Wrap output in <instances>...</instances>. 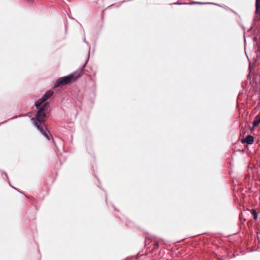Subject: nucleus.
Here are the masks:
<instances>
[{
  "instance_id": "f03ea898",
  "label": "nucleus",
  "mask_w": 260,
  "mask_h": 260,
  "mask_svg": "<svg viewBox=\"0 0 260 260\" xmlns=\"http://www.w3.org/2000/svg\"><path fill=\"white\" fill-rule=\"evenodd\" d=\"M81 75V72H75L68 76L60 78L56 81L54 85V87H57L60 85H67L75 81L80 77Z\"/></svg>"
},
{
  "instance_id": "f257e3e1",
  "label": "nucleus",
  "mask_w": 260,
  "mask_h": 260,
  "mask_svg": "<svg viewBox=\"0 0 260 260\" xmlns=\"http://www.w3.org/2000/svg\"><path fill=\"white\" fill-rule=\"evenodd\" d=\"M38 112L36 116V121L34 122V125L38 128L40 132L48 139L50 137L47 132L44 129L41 125V121L44 120V118L46 117L47 114L49 112V104L45 103L42 106L39 107Z\"/></svg>"
},
{
  "instance_id": "423d86ee",
  "label": "nucleus",
  "mask_w": 260,
  "mask_h": 260,
  "mask_svg": "<svg viewBox=\"0 0 260 260\" xmlns=\"http://www.w3.org/2000/svg\"><path fill=\"white\" fill-rule=\"evenodd\" d=\"M260 123V115L256 116L253 121V125L254 126H257Z\"/></svg>"
},
{
  "instance_id": "7ed1b4c3",
  "label": "nucleus",
  "mask_w": 260,
  "mask_h": 260,
  "mask_svg": "<svg viewBox=\"0 0 260 260\" xmlns=\"http://www.w3.org/2000/svg\"><path fill=\"white\" fill-rule=\"evenodd\" d=\"M53 92L51 90L47 91L42 96V97L38 100L35 103V106L37 109H39V107L44 102H45L47 100H48L49 98H50Z\"/></svg>"
},
{
  "instance_id": "39448f33",
  "label": "nucleus",
  "mask_w": 260,
  "mask_h": 260,
  "mask_svg": "<svg viewBox=\"0 0 260 260\" xmlns=\"http://www.w3.org/2000/svg\"><path fill=\"white\" fill-rule=\"evenodd\" d=\"M244 142L248 144H251L254 142V137L251 135H248L244 140Z\"/></svg>"
},
{
  "instance_id": "6e6552de",
  "label": "nucleus",
  "mask_w": 260,
  "mask_h": 260,
  "mask_svg": "<svg viewBox=\"0 0 260 260\" xmlns=\"http://www.w3.org/2000/svg\"><path fill=\"white\" fill-rule=\"evenodd\" d=\"M198 4L200 5H206V4H210L209 3H198Z\"/></svg>"
},
{
  "instance_id": "20e7f679",
  "label": "nucleus",
  "mask_w": 260,
  "mask_h": 260,
  "mask_svg": "<svg viewBox=\"0 0 260 260\" xmlns=\"http://www.w3.org/2000/svg\"><path fill=\"white\" fill-rule=\"evenodd\" d=\"M255 8L256 17L257 18L260 16V0H256Z\"/></svg>"
},
{
  "instance_id": "0eeeda50",
  "label": "nucleus",
  "mask_w": 260,
  "mask_h": 260,
  "mask_svg": "<svg viewBox=\"0 0 260 260\" xmlns=\"http://www.w3.org/2000/svg\"><path fill=\"white\" fill-rule=\"evenodd\" d=\"M252 214L253 215V219L256 220L257 218V214L255 211V209H252Z\"/></svg>"
}]
</instances>
